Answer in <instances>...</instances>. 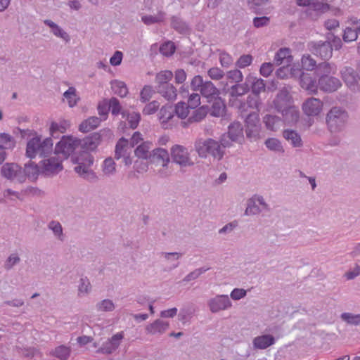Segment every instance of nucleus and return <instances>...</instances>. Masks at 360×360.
Returning <instances> with one entry per match:
<instances>
[{"mask_svg":"<svg viewBox=\"0 0 360 360\" xmlns=\"http://www.w3.org/2000/svg\"><path fill=\"white\" fill-rule=\"evenodd\" d=\"M111 135L110 130L103 129L99 132H94L85 138L80 139V148L83 150L79 156L71 157L72 161L77 164L75 167V172L82 179L89 181L96 182L98 181V176L91 169L94 164V158L88 151H93L101 143L103 136Z\"/></svg>","mask_w":360,"mask_h":360,"instance_id":"1","label":"nucleus"},{"mask_svg":"<svg viewBox=\"0 0 360 360\" xmlns=\"http://www.w3.org/2000/svg\"><path fill=\"white\" fill-rule=\"evenodd\" d=\"M53 146L51 138H46L41 141V136L37 134L27 141L25 156L30 159H33L37 155L41 158L47 157L52 153Z\"/></svg>","mask_w":360,"mask_h":360,"instance_id":"2","label":"nucleus"},{"mask_svg":"<svg viewBox=\"0 0 360 360\" xmlns=\"http://www.w3.org/2000/svg\"><path fill=\"white\" fill-rule=\"evenodd\" d=\"M194 148L201 158H206L208 155H211L214 159L219 161L225 154L219 143L211 138L198 139L194 143Z\"/></svg>","mask_w":360,"mask_h":360,"instance_id":"3","label":"nucleus"},{"mask_svg":"<svg viewBox=\"0 0 360 360\" xmlns=\"http://www.w3.org/2000/svg\"><path fill=\"white\" fill-rule=\"evenodd\" d=\"M348 112L342 107H333L326 114V124L330 133L342 131L347 123Z\"/></svg>","mask_w":360,"mask_h":360,"instance_id":"4","label":"nucleus"},{"mask_svg":"<svg viewBox=\"0 0 360 360\" xmlns=\"http://www.w3.org/2000/svg\"><path fill=\"white\" fill-rule=\"evenodd\" d=\"M79 148H80V139L72 136H63L55 146L54 153L64 159H68L70 155L76 156L74 153Z\"/></svg>","mask_w":360,"mask_h":360,"instance_id":"5","label":"nucleus"},{"mask_svg":"<svg viewBox=\"0 0 360 360\" xmlns=\"http://www.w3.org/2000/svg\"><path fill=\"white\" fill-rule=\"evenodd\" d=\"M171 157L172 162L180 166L182 172H184V167L194 165V162L191 159L188 149L183 146H173L171 148Z\"/></svg>","mask_w":360,"mask_h":360,"instance_id":"6","label":"nucleus"},{"mask_svg":"<svg viewBox=\"0 0 360 360\" xmlns=\"http://www.w3.org/2000/svg\"><path fill=\"white\" fill-rule=\"evenodd\" d=\"M307 46L313 55L323 60H328L333 56V46L328 41H312Z\"/></svg>","mask_w":360,"mask_h":360,"instance_id":"7","label":"nucleus"},{"mask_svg":"<svg viewBox=\"0 0 360 360\" xmlns=\"http://www.w3.org/2000/svg\"><path fill=\"white\" fill-rule=\"evenodd\" d=\"M22 167L15 162H6L1 167V175L10 181H15L20 184L25 183L22 174Z\"/></svg>","mask_w":360,"mask_h":360,"instance_id":"8","label":"nucleus"},{"mask_svg":"<svg viewBox=\"0 0 360 360\" xmlns=\"http://www.w3.org/2000/svg\"><path fill=\"white\" fill-rule=\"evenodd\" d=\"M40 164L41 173L46 176L56 175L63 169L62 160L56 156L44 159Z\"/></svg>","mask_w":360,"mask_h":360,"instance_id":"9","label":"nucleus"},{"mask_svg":"<svg viewBox=\"0 0 360 360\" xmlns=\"http://www.w3.org/2000/svg\"><path fill=\"white\" fill-rule=\"evenodd\" d=\"M123 338V331L117 333L104 342L101 347L96 350V353L106 355L112 354L119 348Z\"/></svg>","mask_w":360,"mask_h":360,"instance_id":"10","label":"nucleus"},{"mask_svg":"<svg viewBox=\"0 0 360 360\" xmlns=\"http://www.w3.org/2000/svg\"><path fill=\"white\" fill-rule=\"evenodd\" d=\"M16 146L15 138L8 133H0V165L3 164L8 155V151H12Z\"/></svg>","mask_w":360,"mask_h":360,"instance_id":"11","label":"nucleus"},{"mask_svg":"<svg viewBox=\"0 0 360 360\" xmlns=\"http://www.w3.org/2000/svg\"><path fill=\"white\" fill-rule=\"evenodd\" d=\"M291 86L289 85H284L281 87L277 93L275 98L273 101L274 108L276 110H281L283 108L290 105L292 96L290 94Z\"/></svg>","mask_w":360,"mask_h":360,"instance_id":"12","label":"nucleus"},{"mask_svg":"<svg viewBox=\"0 0 360 360\" xmlns=\"http://www.w3.org/2000/svg\"><path fill=\"white\" fill-rule=\"evenodd\" d=\"M341 74L342 79L349 88L354 91L359 89L358 81L360 77L356 70L351 67H345Z\"/></svg>","mask_w":360,"mask_h":360,"instance_id":"13","label":"nucleus"},{"mask_svg":"<svg viewBox=\"0 0 360 360\" xmlns=\"http://www.w3.org/2000/svg\"><path fill=\"white\" fill-rule=\"evenodd\" d=\"M342 86L340 80L334 77L329 76L319 79V86L321 91L327 93H332L337 91Z\"/></svg>","mask_w":360,"mask_h":360,"instance_id":"14","label":"nucleus"},{"mask_svg":"<svg viewBox=\"0 0 360 360\" xmlns=\"http://www.w3.org/2000/svg\"><path fill=\"white\" fill-rule=\"evenodd\" d=\"M208 305L212 312L217 313L229 308L231 302L227 295H217L209 301Z\"/></svg>","mask_w":360,"mask_h":360,"instance_id":"15","label":"nucleus"},{"mask_svg":"<svg viewBox=\"0 0 360 360\" xmlns=\"http://www.w3.org/2000/svg\"><path fill=\"white\" fill-rule=\"evenodd\" d=\"M226 134H228V138H230L231 141L239 144H243L245 141L243 127L239 122L231 123L228 127Z\"/></svg>","mask_w":360,"mask_h":360,"instance_id":"16","label":"nucleus"},{"mask_svg":"<svg viewBox=\"0 0 360 360\" xmlns=\"http://www.w3.org/2000/svg\"><path fill=\"white\" fill-rule=\"evenodd\" d=\"M322 107L323 103L319 99L310 98L303 103L302 110L308 116H316L321 112Z\"/></svg>","mask_w":360,"mask_h":360,"instance_id":"17","label":"nucleus"},{"mask_svg":"<svg viewBox=\"0 0 360 360\" xmlns=\"http://www.w3.org/2000/svg\"><path fill=\"white\" fill-rule=\"evenodd\" d=\"M298 81L302 89L311 94L317 93L319 80L317 81L315 77H312L311 73L304 72Z\"/></svg>","mask_w":360,"mask_h":360,"instance_id":"18","label":"nucleus"},{"mask_svg":"<svg viewBox=\"0 0 360 360\" xmlns=\"http://www.w3.org/2000/svg\"><path fill=\"white\" fill-rule=\"evenodd\" d=\"M276 111L281 113L283 121L288 124L297 123L300 117L299 110L291 105L283 108L281 110Z\"/></svg>","mask_w":360,"mask_h":360,"instance_id":"19","label":"nucleus"},{"mask_svg":"<svg viewBox=\"0 0 360 360\" xmlns=\"http://www.w3.org/2000/svg\"><path fill=\"white\" fill-rule=\"evenodd\" d=\"M246 80L248 83L249 91L251 90V94L259 96L261 92L265 91L266 85L264 79L249 74L246 77Z\"/></svg>","mask_w":360,"mask_h":360,"instance_id":"20","label":"nucleus"},{"mask_svg":"<svg viewBox=\"0 0 360 360\" xmlns=\"http://www.w3.org/2000/svg\"><path fill=\"white\" fill-rule=\"evenodd\" d=\"M22 172L24 176L25 182L27 178L30 180H36L41 172V166H39L30 160L24 165Z\"/></svg>","mask_w":360,"mask_h":360,"instance_id":"21","label":"nucleus"},{"mask_svg":"<svg viewBox=\"0 0 360 360\" xmlns=\"http://www.w3.org/2000/svg\"><path fill=\"white\" fill-rule=\"evenodd\" d=\"M170 161L169 155L166 149L162 148H157L151 151V156L150 162H160L163 167H167Z\"/></svg>","mask_w":360,"mask_h":360,"instance_id":"22","label":"nucleus"},{"mask_svg":"<svg viewBox=\"0 0 360 360\" xmlns=\"http://www.w3.org/2000/svg\"><path fill=\"white\" fill-rule=\"evenodd\" d=\"M200 94L208 99V101L217 98L219 95V89L211 81H205L200 91Z\"/></svg>","mask_w":360,"mask_h":360,"instance_id":"23","label":"nucleus"},{"mask_svg":"<svg viewBox=\"0 0 360 360\" xmlns=\"http://www.w3.org/2000/svg\"><path fill=\"white\" fill-rule=\"evenodd\" d=\"M326 61L325 60L318 64L315 70L314 74H316L318 79L329 77L332 74H335L336 70L335 65Z\"/></svg>","mask_w":360,"mask_h":360,"instance_id":"24","label":"nucleus"},{"mask_svg":"<svg viewBox=\"0 0 360 360\" xmlns=\"http://www.w3.org/2000/svg\"><path fill=\"white\" fill-rule=\"evenodd\" d=\"M283 136L286 141L294 148H300L303 146L301 136L293 129H285Z\"/></svg>","mask_w":360,"mask_h":360,"instance_id":"25","label":"nucleus"},{"mask_svg":"<svg viewBox=\"0 0 360 360\" xmlns=\"http://www.w3.org/2000/svg\"><path fill=\"white\" fill-rule=\"evenodd\" d=\"M102 120L98 117L92 116L84 120L79 125V131L83 133H87L97 128Z\"/></svg>","mask_w":360,"mask_h":360,"instance_id":"26","label":"nucleus"},{"mask_svg":"<svg viewBox=\"0 0 360 360\" xmlns=\"http://www.w3.org/2000/svg\"><path fill=\"white\" fill-rule=\"evenodd\" d=\"M169 328V323L161 319H157L152 323L148 324L146 330L148 333L155 335L157 333L162 334Z\"/></svg>","mask_w":360,"mask_h":360,"instance_id":"27","label":"nucleus"},{"mask_svg":"<svg viewBox=\"0 0 360 360\" xmlns=\"http://www.w3.org/2000/svg\"><path fill=\"white\" fill-rule=\"evenodd\" d=\"M291 51L289 48H281L276 53L274 61L276 65H288L292 60Z\"/></svg>","mask_w":360,"mask_h":360,"instance_id":"28","label":"nucleus"},{"mask_svg":"<svg viewBox=\"0 0 360 360\" xmlns=\"http://www.w3.org/2000/svg\"><path fill=\"white\" fill-rule=\"evenodd\" d=\"M275 343V338L271 335H263L257 336L253 340V345L255 348L265 349Z\"/></svg>","mask_w":360,"mask_h":360,"instance_id":"29","label":"nucleus"},{"mask_svg":"<svg viewBox=\"0 0 360 360\" xmlns=\"http://www.w3.org/2000/svg\"><path fill=\"white\" fill-rule=\"evenodd\" d=\"M70 126V122L65 120L58 123L52 122L49 128L50 134L52 137L57 139L60 134H64Z\"/></svg>","mask_w":360,"mask_h":360,"instance_id":"30","label":"nucleus"},{"mask_svg":"<svg viewBox=\"0 0 360 360\" xmlns=\"http://www.w3.org/2000/svg\"><path fill=\"white\" fill-rule=\"evenodd\" d=\"M174 77V74L170 70H163L157 73L155 79L156 83L155 89L163 88L164 85H166L170 82Z\"/></svg>","mask_w":360,"mask_h":360,"instance_id":"31","label":"nucleus"},{"mask_svg":"<svg viewBox=\"0 0 360 360\" xmlns=\"http://www.w3.org/2000/svg\"><path fill=\"white\" fill-rule=\"evenodd\" d=\"M152 143L145 141L139 145L134 150L135 155L141 159L150 160L151 152L149 150L151 148Z\"/></svg>","mask_w":360,"mask_h":360,"instance_id":"32","label":"nucleus"},{"mask_svg":"<svg viewBox=\"0 0 360 360\" xmlns=\"http://www.w3.org/2000/svg\"><path fill=\"white\" fill-rule=\"evenodd\" d=\"M156 91L158 94H160L162 96L168 101L174 100L177 96L176 89L170 82L166 85H164L162 89L159 88Z\"/></svg>","mask_w":360,"mask_h":360,"instance_id":"33","label":"nucleus"},{"mask_svg":"<svg viewBox=\"0 0 360 360\" xmlns=\"http://www.w3.org/2000/svg\"><path fill=\"white\" fill-rule=\"evenodd\" d=\"M248 91L249 86L246 79L244 83H236L229 90V93L231 97L241 96L247 94Z\"/></svg>","mask_w":360,"mask_h":360,"instance_id":"34","label":"nucleus"},{"mask_svg":"<svg viewBox=\"0 0 360 360\" xmlns=\"http://www.w3.org/2000/svg\"><path fill=\"white\" fill-rule=\"evenodd\" d=\"M262 104L260 96L255 94H250L246 100V103H242L240 106L241 110H245V108L259 110V105Z\"/></svg>","mask_w":360,"mask_h":360,"instance_id":"35","label":"nucleus"},{"mask_svg":"<svg viewBox=\"0 0 360 360\" xmlns=\"http://www.w3.org/2000/svg\"><path fill=\"white\" fill-rule=\"evenodd\" d=\"M263 122L267 129L276 131L279 127L281 118L276 115H266L263 117Z\"/></svg>","mask_w":360,"mask_h":360,"instance_id":"36","label":"nucleus"},{"mask_svg":"<svg viewBox=\"0 0 360 360\" xmlns=\"http://www.w3.org/2000/svg\"><path fill=\"white\" fill-rule=\"evenodd\" d=\"M122 117L126 118L128 121L131 129H135L137 128L141 120V115L139 112H129L128 111L124 110L122 111Z\"/></svg>","mask_w":360,"mask_h":360,"instance_id":"37","label":"nucleus"},{"mask_svg":"<svg viewBox=\"0 0 360 360\" xmlns=\"http://www.w3.org/2000/svg\"><path fill=\"white\" fill-rule=\"evenodd\" d=\"M166 18V13L160 11L155 15H143L141 17L142 22L146 25H150L155 23L162 22Z\"/></svg>","mask_w":360,"mask_h":360,"instance_id":"38","label":"nucleus"},{"mask_svg":"<svg viewBox=\"0 0 360 360\" xmlns=\"http://www.w3.org/2000/svg\"><path fill=\"white\" fill-rule=\"evenodd\" d=\"M71 349L65 345L56 347L50 354L60 360H68L70 357Z\"/></svg>","mask_w":360,"mask_h":360,"instance_id":"39","label":"nucleus"},{"mask_svg":"<svg viewBox=\"0 0 360 360\" xmlns=\"http://www.w3.org/2000/svg\"><path fill=\"white\" fill-rule=\"evenodd\" d=\"M171 27L181 34L186 33L189 30L188 24L174 15L171 18Z\"/></svg>","mask_w":360,"mask_h":360,"instance_id":"40","label":"nucleus"},{"mask_svg":"<svg viewBox=\"0 0 360 360\" xmlns=\"http://www.w3.org/2000/svg\"><path fill=\"white\" fill-rule=\"evenodd\" d=\"M269 2V0H248V5L255 14H262L264 11V7Z\"/></svg>","mask_w":360,"mask_h":360,"instance_id":"41","label":"nucleus"},{"mask_svg":"<svg viewBox=\"0 0 360 360\" xmlns=\"http://www.w3.org/2000/svg\"><path fill=\"white\" fill-rule=\"evenodd\" d=\"M212 100H214V102L211 108V115L214 117L222 116L226 108L224 102L219 96Z\"/></svg>","mask_w":360,"mask_h":360,"instance_id":"42","label":"nucleus"},{"mask_svg":"<svg viewBox=\"0 0 360 360\" xmlns=\"http://www.w3.org/2000/svg\"><path fill=\"white\" fill-rule=\"evenodd\" d=\"M13 134L20 139H27L30 140L32 137L37 135V132L32 129H22L20 127H15L13 129Z\"/></svg>","mask_w":360,"mask_h":360,"instance_id":"43","label":"nucleus"},{"mask_svg":"<svg viewBox=\"0 0 360 360\" xmlns=\"http://www.w3.org/2000/svg\"><path fill=\"white\" fill-rule=\"evenodd\" d=\"M112 90L115 94L123 98L128 94V89L124 82L115 80L112 82Z\"/></svg>","mask_w":360,"mask_h":360,"instance_id":"44","label":"nucleus"},{"mask_svg":"<svg viewBox=\"0 0 360 360\" xmlns=\"http://www.w3.org/2000/svg\"><path fill=\"white\" fill-rule=\"evenodd\" d=\"M261 124L245 127V134L251 142L260 139Z\"/></svg>","mask_w":360,"mask_h":360,"instance_id":"45","label":"nucleus"},{"mask_svg":"<svg viewBox=\"0 0 360 360\" xmlns=\"http://www.w3.org/2000/svg\"><path fill=\"white\" fill-rule=\"evenodd\" d=\"M316 61L309 54L303 55L301 59V67L307 71L315 70L317 67Z\"/></svg>","mask_w":360,"mask_h":360,"instance_id":"46","label":"nucleus"},{"mask_svg":"<svg viewBox=\"0 0 360 360\" xmlns=\"http://www.w3.org/2000/svg\"><path fill=\"white\" fill-rule=\"evenodd\" d=\"M262 212L259 208L255 195L250 198L247 202V207L245 211L246 215H255Z\"/></svg>","mask_w":360,"mask_h":360,"instance_id":"47","label":"nucleus"},{"mask_svg":"<svg viewBox=\"0 0 360 360\" xmlns=\"http://www.w3.org/2000/svg\"><path fill=\"white\" fill-rule=\"evenodd\" d=\"M96 310L101 312H111L115 310V305L112 300L105 299L98 302L96 305Z\"/></svg>","mask_w":360,"mask_h":360,"instance_id":"48","label":"nucleus"},{"mask_svg":"<svg viewBox=\"0 0 360 360\" xmlns=\"http://www.w3.org/2000/svg\"><path fill=\"white\" fill-rule=\"evenodd\" d=\"M128 140L124 137L120 138L116 143L115 150V158L116 160L124 157V149L128 146Z\"/></svg>","mask_w":360,"mask_h":360,"instance_id":"49","label":"nucleus"},{"mask_svg":"<svg viewBox=\"0 0 360 360\" xmlns=\"http://www.w3.org/2000/svg\"><path fill=\"white\" fill-rule=\"evenodd\" d=\"M266 147L272 151L284 153L283 147L281 141L276 138H269L265 141Z\"/></svg>","mask_w":360,"mask_h":360,"instance_id":"50","label":"nucleus"},{"mask_svg":"<svg viewBox=\"0 0 360 360\" xmlns=\"http://www.w3.org/2000/svg\"><path fill=\"white\" fill-rule=\"evenodd\" d=\"M340 318L343 321L346 322L348 325H360V314H354L349 312H344L341 314Z\"/></svg>","mask_w":360,"mask_h":360,"instance_id":"51","label":"nucleus"},{"mask_svg":"<svg viewBox=\"0 0 360 360\" xmlns=\"http://www.w3.org/2000/svg\"><path fill=\"white\" fill-rule=\"evenodd\" d=\"M210 267L202 266L198 269H195L193 271L190 272L187 274L182 280V282H190L191 281L195 280L198 278L202 274L205 273L207 271L210 270Z\"/></svg>","mask_w":360,"mask_h":360,"instance_id":"52","label":"nucleus"},{"mask_svg":"<svg viewBox=\"0 0 360 360\" xmlns=\"http://www.w3.org/2000/svg\"><path fill=\"white\" fill-rule=\"evenodd\" d=\"M63 96L68 100L69 106L72 108L77 105L79 98L77 97L76 89L73 86L69 87V89L64 92Z\"/></svg>","mask_w":360,"mask_h":360,"instance_id":"53","label":"nucleus"},{"mask_svg":"<svg viewBox=\"0 0 360 360\" xmlns=\"http://www.w3.org/2000/svg\"><path fill=\"white\" fill-rule=\"evenodd\" d=\"M103 172L106 175L114 174L116 172L115 162L112 158H106L103 163Z\"/></svg>","mask_w":360,"mask_h":360,"instance_id":"54","label":"nucleus"},{"mask_svg":"<svg viewBox=\"0 0 360 360\" xmlns=\"http://www.w3.org/2000/svg\"><path fill=\"white\" fill-rule=\"evenodd\" d=\"M188 108H190L186 103L181 101L176 105L174 110L178 117L184 119L188 116L189 113Z\"/></svg>","mask_w":360,"mask_h":360,"instance_id":"55","label":"nucleus"},{"mask_svg":"<svg viewBox=\"0 0 360 360\" xmlns=\"http://www.w3.org/2000/svg\"><path fill=\"white\" fill-rule=\"evenodd\" d=\"M311 6L313 8L314 11L319 14L325 13L330 9V6L328 3H323L322 1L315 0L311 2Z\"/></svg>","mask_w":360,"mask_h":360,"instance_id":"56","label":"nucleus"},{"mask_svg":"<svg viewBox=\"0 0 360 360\" xmlns=\"http://www.w3.org/2000/svg\"><path fill=\"white\" fill-rule=\"evenodd\" d=\"M358 38V33L355 29L352 27H346L344 30V33L342 35V39L345 42H351L353 41H356Z\"/></svg>","mask_w":360,"mask_h":360,"instance_id":"57","label":"nucleus"},{"mask_svg":"<svg viewBox=\"0 0 360 360\" xmlns=\"http://www.w3.org/2000/svg\"><path fill=\"white\" fill-rule=\"evenodd\" d=\"M108 101L110 106V110H111V113L112 115L117 116L120 113L122 114V106L120 105L119 100L117 98L112 97Z\"/></svg>","mask_w":360,"mask_h":360,"instance_id":"58","label":"nucleus"},{"mask_svg":"<svg viewBox=\"0 0 360 360\" xmlns=\"http://www.w3.org/2000/svg\"><path fill=\"white\" fill-rule=\"evenodd\" d=\"M153 93L154 90L152 86L145 85L140 92V101L142 103H146L149 101Z\"/></svg>","mask_w":360,"mask_h":360,"instance_id":"59","label":"nucleus"},{"mask_svg":"<svg viewBox=\"0 0 360 360\" xmlns=\"http://www.w3.org/2000/svg\"><path fill=\"white\" fill-rule=\"evenodd\" d=\"M260 125L259 115L257 112H250L245 120V127Z\"/></svg>","mask_w":360,"mask_h":360,"instance_id":"60","label":"nucleus"},{"mask_svg":"<svg viewBox=\"0 0 360 360\" xmlns=\"http://www.w3.org/2000/svg\"><path fill=\"white\" fill-rule=\"evenodd\" d=\"M253 57L250 54H243L239 57L236 63V65L239 68H245L250 65L252 63Z\"/></svg>","mask_w":360,"mask_h":360,"instance_id":"61","label":"nucleus"},{"mask_svg":"<svg viewBox=\"0 0 360 360\" xmlns=\"http://www.w3.org/2000/svg\"><path fill=\"white\" fill-rule=\"evenodd\" d=\"M175 49V45L172 41H167L160 46V52L165 56H169L174 53Z\"/></svg>","mask_w":360,"mask_h":360,"instance_id":"62","label":"nucleus"},{"mask_svg":"<svg viewBox=\"0 0 360 360\" xmlns=\"http://www.w3.org/2000/svg\"><path fill=\"white\" fill-rule=\"evenodd\" d=\"M91 288V283L89 278L85 277H82L79 280V284L78 286V292L79 295L81 293L88 294Z\"/></svg>","mask_w":360,"mask_h":360,"instance_id":"63","label":"nucleus"},{"mask_svg":"<svg viewBox=\"0 0 360 360\" xmlns=\"http://www.w3.org/2000/svg\"><path fill=\"white\" fill-rule=\"evenodd\" d=\"M48 228L53 232L56 236L63 240L61 238V236H63V227L58 221L54 220L51 221L48 224Z\"/></svg>","mask_w":360,"mask_h":360,"instance_id":"64","label":"nucleus"}]
</instances>
